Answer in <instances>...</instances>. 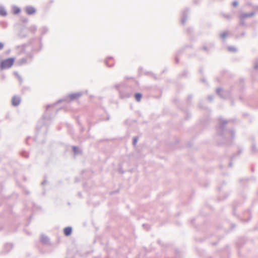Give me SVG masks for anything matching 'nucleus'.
<instances>
[{
	"instance_id": "obj_1",
	"label": "nucleus",
	"mask_w": 258,
	"mask_h": 258,
	"mask_svg": "<svg viewBox=\"0 0 258 258\" xmlns=\"http://www.w3.org/2000/svg\"><path fill=\"white\" fill-rule=\"evenodd\" d=\"M55 104L48 105L46 107V110L42 118L38 121L37 126V135L35 140L39 138L40 134L45 135L47 131V126L52 118L51 112Z\"/></svg>"
},
{
	"instance_id": "obj_2",
	"label": "nucleus",
	"mask_w": 258,
	"mask_h": 258,
	"mask_svg": "<svg viewBox=\"0 0 258 258\" xmlns=\"http://www.w3.org/2000/svg\"><path fill=\"white\" fill-rule=\"evenodd\" d=\"M42 44L41 42L38 49H37L30 43L23 45L21 53H24L26 56L18 59L16 64L18 66H23L30 63L33 59L34 53L40 51L42 49Z\"/></svg>"
},
{
	"instance_id": "obj_3",
	"label": "nucleus",
	"mask_w": 258,
	"mask_h": 258,
	"mask_svg": "<svg viewBox=\"0 0 258 258\" xmlns=\"http://www.w3.org/2000/svg\"><path fill=\"white\" fill-rule=\"evenodd\" d=\"M229 120L219 118V125L217 128V134L222 140L223 143L230 144L232 142L234 137V132L232 130H228L226 125Z\"/></svg>"
},
{
	"instance_id": "obj_4",
	"label": "nucleus",
	"mask_w": 258,
	"mask_h": 258,
	"mask_svg": "<svg viewBox=\"0 0 258 258\" xmlns=\"http://www.w3.org/2000/svg\"><path fill=\"white\" fill-rule=\"evenodd\" d=\"M83 95V93L81 92L70 94L68 96L62 99L59 100L57 103H59L62 101L69 102L70 101H73L76 100L81 97Z\"/></svg>"
},
{
	"instance_id": "obj_5",
	"label": "nucleus",
	"mask_w": 258,
	"mask_h": 258,
	"mask_svg": "<svg viewBox=\"0 0 258 258\" xmlns=\"http://www.w3.org/2000/svg\"><path fill=\"white\" fill-rule=\"evenodd\" d=\"M15 58L10 57L3 60L0 62V69L3 70L11 68L14 64Z\"/></svg>"
},
{
	"instance_id": "obj_6",
	"label": "nucleus",
	"mask_w": 258,
	"mask_h": 258,
	"mask_svg": "<svg viewBox=\"0 0 258 258\" xmlns=\"http://www.w3.org/2000/svg\"><path fill=\"white\" fill-rule=\"evenodd\" d=\"M122 86L121 84H117L115 86V88L119 91L120 97L122 99L127 98L131 96V92H124L120 90V87Z\"/></svg>"
},
{
	"instance_id": "obj_7",
	"label": "nucleus",
	"mask_w": 258,
	"mask_h": 258,
	"mask_svg": "<svg viewBox=\"0 0 258 258\" xmlns=\"http://www.w3.org/2000/svg\"><path fill=\"white\" fill-rule=\"evenodd\" d=\"M216 93L219 95L221 98L224 99L228 98L230 96V92L229 91L223 90L220 88L216 89Z\"/></svg>"
},
{
	"instance_id": "obj_8",
	"label": "nucleus",
	"mask_w": 258,
	"mask_h": 258,
	"mask_svg": "<svg viewBox=\"0 0 258 258\" xmlns=\"http://www.w3.org/2000/svg\"><path fill=\"white\" fill-rule=\"evenodd\" d=\"M29 29L28 28L22 26L20 29V32L18 34V36L20 38H24L28 36Z\"/></svg>"
},
{
	"instance_id": "obj_9",
	"label": "nucleus",
	"mask_w": 258,
	"mask_h": 258,
	"mask_svg": "<svg viewBox=\"0 0 258 258\" xmlns=\"http://www.w3.org/2000/svg\"><path fill=\"white\" fill-rule=\"evenodd\" d=\"M13 247V246L12 243H5L3 245V249L2 251V253L6 254L8 253Z\"/></svg>"
},
{
	"instance_id": "obj_10",
	"label": "nucleus",
	"mask_w": 258,
	"mask_h": 258,
	"mask_svg": "<svg viewBox=\"0 0 258 258\" xmlns=\"http://www.w3.org/2000/svg\"><path fill=\"white\" fill-rule=\"evenodd\" d=\"M25 12L28 15H32L36 13V10L34 7L29 6L25 8Z\"/></svg>"
},
{
	"instance_id": "obj_11",
	"label": "nucleus",
	"mask_w": 258,
	"mask_h": 258,
	"mask_svg": "<svg viewBox=\"0 0 258 258\" xmlns=\"http://www.w3.org/2000/svg\"><path fill=\"white\" fill-rule=\"evenodd\" d=\"M21 102V98L17 96H14L12 99V104L14 106H17L19 105Z\"/></svg>"
},
{
	"instance_id": "obj_12",
	"label": "nucleus",
	"mask_w": 258,
	"mask_h": 258,
	"mask_svg": "<svg viewBox=\"0 0 258 258\" xmlns=\"http://www.w3.org/2000/svg\"><path fill=\"white\" fill-rule=\"evenodd\" d=\"M188 12V10L185 9L184 11H183L182 13V18L181 23L182 25H184L185 23L186 22V21L187 20V13Z\"/></svg>"
},
{
	"instance_id": "obj_13",
	"label": "nucleus",
	"mask_w": 258,
	"mask_h": 258,
	"mask_svg": "<svg viewBox=\"0 0 258 258\" xmlns=\"http://www.w3.org/2000/svg\"><path fill=\"white\" fill-rule=\"evenodd\" d=\"M255 14V12L253 11L248 13L242 14L240 16V19H245L247 18H250L254 16Z\"/></svg>"
},
{
	"instance_id": "obj_14",
	"label": "nucleus",
	"mask_w": 258,
	"mask_h": 258,
	"mask_svg": "<svg viewBox=\"0 0 258 258\" xmlns=\"http://www.w3.org/2000/svg\"><path fill=\"white\" fill-rule=\"evenodd\" d=\"M76 251L79 252L80 253V254H81L82 255H85L89 254L92 251V250H86L85 248L84 249H83V250H82L80 251H78V250H73L72 251V252H75Z\"/></svg>"
},
{
	"instance_id": "obj_15",
	"label": "nucleus",
	"mask_w": 258,
	"mask_h": 258,
	"mask_svg": "<svg viewBox=\"0 0 258 258\" xmlns=\"http://www.w3.org/2000/svg\"><path fill=\"white\" fill-rule=\"evenodd\" d=\"M72 232V228L71 227H67L63 229V233L66 236H69Z\"/></svg>"
},
{
	"instance_id": "obj_16",
	"label": "nucleus",
	"mask_w": 258,
	"mask_h": 258,
	"mask_svg": "<svg viewBox=\"0 0 258 258\" xmlns=\"http://www.w3.org/2000/svg\"><path fill=\"white\" fill-rule=\"evenodd\" d=\"M7 12L4 6H0V16H6Z\"/></svg>"
},
{
	"instance_id": "obj_17",
	"label": "nucleus",
	"mask_w": 258,
	"mask_h": 258,
	"mask_svg": "<svg viewBox=\"0 0 258 258\" xmlns=\"http://www.w3.org/2000/svg\"><path fill=\"white\" fill-rule=\"evenodd\" d=\"M49 238L44 234H41L40 242H49Z\"/></svg>"
},
{
	"instance_id": "obj_18",
	"label": "nucleus",
	"mask_w": 258,
	"mask_h": 258,
	"mask_svg": "<svg viewBox=\"0 0 258 258\" xmlns=\"http://www.w3.org/2000/svg\"><path fill=\"white\" fill-rule=\"evenodd\" d=\"M21 12V9L17 7V6H14L13 7V14H15V15H17V14H18L19 13H20Z\"/></svg>"
},
{
	"instance_id": "obj_19",
	"label": "nucleus",
	"mask_w": 258,
	"mask_h": 258,
	"mask_svg": "<svg viewBox=\"0 0 258 258\" xmlns=\"http://www.w3.org/2000/svg\"><path fill=\"white\" fill-rule=\"evenodd\" d=\"M135 97L137 101H140L142 97V94L140 93H136L135 94Z\"/></svg>"
},
{
	"instance_id": "obj_20",
	"label": "nucleus",
	"mask_w": 258,
	"mask_h": 258,
	"mask_svg": "<svg viewBox=\"0 0 258 258\" xmlns=\"http://www.w3.org/2000/svg\"><path fill=\"white\" fill-rule=\"evenodd\" d=\"M48 30H49L48 28L47 27H46V26L42 27L41 28V34H42V35L45 34L46 33H47L48 32Z\"/></svg>"
},
{
	"instance_id": "obj_21",
	"label": "nucleus",
	"mask_w": 258,
	"mask_h": 258,
	"mask_svg": "<svg viewBox=\"0 0 258 258\" xmlns=\"http://www.w3.org/2000/svg\"><path fill=\"white\" fill-rule=\"evenodd\" d=\"M29 31H31L32 33H34L37 30V27L36 26H31L29 28H28Z\"/></svg>"
},
{
	"instance_id": "obj_22",
	"label": "nucleus",
	"mask_w": 258,
	"mask_h": 258,
	"mask_svg": "<svg viewBox=\"0 0 258 258\" xmlns=\"http://www.w3.org/2000/svg\"><path fill=\"white\" fill-rule=\"evenodd\" d=\"M228 50L229 51L235 52L237 51V48L233 46H230L228 47Z\"/></svg>"
},
{
	"instance_id": "obj_23",
	"label": "nucleus",
	"mask_w": 258,
	"mask_h": 258,
	"mask_svg": "<svg viewBox=\"0 0 258 258\" xmlns=\"http://www.w3.org/2000/svg\"><path fill=\"white\" fill-rule=\"evenodd\" d=\"M109 59H112V57H107L105 60V63L106 64V65L108 67H112L113 66V63H112V64H109L108 63V60Z\"/></svg>"
},
{
	"instance_id": "obj_24",
	"label": "nucleus",
	"mask_w": 258,
	"mask_h": 258,
	"mask_svg": "<svg viewBox=\"0 0 258 258\" xmlns=\"http://www.w3.org/2000/svg\"><path fill=\"white\" fill-rule=\"evenodd\" d=\"M73 151L75 154H78L80 152V150L78 147L76 146L72 147Z\"/></svg>"
},
{
	"instance_id": "obj_25",
	"label": "nucleus",
	"mask_w": 258,
	"mask_h": 258,
	"mask_svg": "<svg viewBox=\"0 0 258 258\" xmlns=\"http://www.w3.org/2000/svg\"><path fill=\"white\" fill-rule=\"evenodd\" d=\"M251 150L253 153H256L258 151V150L256 148V145L254 144L252 146Z\"/></svg>"
},
{
	"instance_id": "obj_26",
	"label": "nucleus",
	"mask_w": 258,
	"mask_h": 258,
	"mask_svg": "<svg viewBox=\"0 0 258 258\" xmlns=\"http://www.w3.org/2000/svg\"><path fill=\"white\" fill-rule=\"evenodd\" d=\"M227 34H228L227 32H224L221 34L220 37L222 39H225L227 37Z\"/></svg>"
},
{
	"instance_id": "obj_27",
	"label": "nucleus",
	"mask_w": 258,
	"mask_h": 258,
	"mask_svg": "<svg viewBox=\"0 0 258 258\" xmlns=\"http://www.w3.org/2000/svg\"><path fill=\"white\" fill-rule=\"evenodd\" d=\"M138 137H135L134 138H133V144L134 146H135L138 142Z\"/></svg>"
},
{
	"instance_id": "obj_28",
	"label": "nucleus",
	"mask_w": 258,
	"mask_h": 258,
	"mask_svg": "<svg viewBox=\"0 0 258 258\" xmlns=\"http://www.w3.org/2000/svg\"><path fill=\"white\" fill-rule=\"evenodd\" d=\"M21 155L24 157L27 158L28 157V154L26 152H22L21 153Z\"/></svg>"
},
{
	"instance_id": "obj_29",
	"label": "nucleus",
	"mask_w": 258,
	"mask_h": 258,
	"mask_svg": "<svg viewBox=\"0 0 258 258\" xmlns=\"http://www.w3.org/2000/svg\"><path fill=\"white\" fill-rule=\"evenodd\" d=\"M223 16L228 20L231 19V16L230 15H223Z\"/></svg>"
},
{
	"instance_id": "obj_30",
	"label": "nucleus",
	"mask_w": 258,
	"mask_h": 258,
	"mask_svg": "<svg viewBox=\"0 0 258 258\" xmlns=\"http://www.w3.org/2000/svg\"><path fill=\"white\" fill-rule=\"evenodd\" d=\"M238 5V3L237 1H234L232 3V5L233 7H237Z\"/></svg>"
},
{
	"instance_id": "obj_31",
	"label": "nucleus",
	"mask_w": 258,
	"mask_h": 258,
	"mask_svg": "<svg viewBox=\"0 0 258 258\" xmlns=\"http://www.w3.org/2000/svg\"><path fill=\"white\" fill-rule=\"evenodd\" d=\"M208 98L210 101H212L213 100V96L212 95H209Z\"/></svg>"
},
{
	"instance_id": "obj_32",
	"label": "nucleus",
	"mask_w": 258,
	"mask_h": 258,
	"mask_svg": "<svg viewBox=\"0 0 258 258\" xmlns=\"http://www.w3.org/2000/svg\"><path fill=\"white\" fill-rule=\"evenodd\" d=\"M4 47V44L0 42V50L3 49Z\"/></svg>"
},
{
	"instance_id": "obj_33",
	"label": "nucleus",
	"mask_w": 258,
	"mask_h": 258,
	"mask_svg": "<svg viewBox=\"0 0 258 258\" xmlns=\"http://www.w3.org/2000/svg\"><path fill=\"white\" fill-rule=\"evenodd\" d=\"M16 75L18 76V78L20 82H22V79L21 78V77L17 73H16Z\"/></svg>"
},
{
	"instance_id": "obj_34",
	"label": "nucleus",
	"mask_w": 258,
	"mask_h": 258,
	"mask_svg": "<svg viewBox=\"0 0 258 258\" xmlns=\"http://www.w3.org/2000/svg\"><path fill=\"white\" fill-rule=\"evenodd\" d=\"M254 68L255 70H258V63L257 62H255L254 63Z\"/></svg>"
},
{
	"instance_id": "obj_35",
	"label": "nucleus",
	"mask_w": 258,
	"mask_h": 258,
	"mask_svg": "<svg viewBox=\"0 0 258 258\" xmlns=\"http://www.w3.org/2000/svg\"><path fill=\"white\" fill-rule=\"evenodd\" d=\"M203 50H204V51H208L209 49L208 48V47L207 46H203Z\"/></svg>"
},
{
	"instance_id": "obj_36",
	"label": "nucleus",
	"mask_w": 258,
	"mask_h": 258,
	"mask_svg": "<svg viewBox=\"0 0 258 258\" xmlns=\"http://www.w3.org/2000/svg\"><path fill=\"white\" fill-rule=\"evenodd\" d=\"M243 19H240V25H244L245 24H244V22L243 21Z\"/></svg>"
},
{
	"instance_id": "obj_37",
	"label": "nucleus",
	"mask_w": 258,
	"mask_h": 258,
	"mask_svg": "<svg viewBox=\"0 0 258 258\" xmlns=\"http://www.w3.org/2000/svg\"><path fill=\"white\" fill-rule=\"evenodd\" d=\"M254 10L258 11V6H255L253 7Z\"/></svg>"
},
{
	"instance_id": "obj_38",
	"label": "nucleus",
	"mask_w": 258,
	"mask_h": 258,
	"mask_svg": "<svg viewBox=\"0 0 258 258\" xmlns=\"http://www.w3.org/2000/svg\"><path fill=\"white\" fill-rule=\"evenodd\" d=\"M46 182V181L44 180L42 182L41 184L44 185Z\"/></svg>"
},
{
	"instance_id": "obj_39",
	"label": "nucleus",
	"mask_w": 258,
	"mask_h": 258,
	"mask_svg": "<svg viewBox=\"0 0 258 258\" xmlns=\"http://www.w3.org/2000/svg\"><path fill=\"white\" fill-rule=\"evenodd\" d=\"M229 166L230 167H231L232 166V162H230L229 163Z\"/></svg>"
},
{
	"instance_id": "obj_40",
	"label": "nucleus",
	"mask_w": 258,
	"mask_h": 258,
	"mask_svg": "<svg viewBox=\"0 0 258 258\" xmlns=\"http://www.w3.org/2000/svg\"><path fill=\"white\" fill-rule=\"evenodd\" d=\"M191 97H192L191 96H189L188 97V100H189L191 98Z\"/></svg>"
},
{
	"instance_id": "obj_41",
	"label": "nucleus",
	"mask_w": 258,
	"mask_h": 258,
	"mask_svg": "<svg viewBox=\"0 0 258 258\" xmlns=\"http://www.w3.org/2000/svg\"><path fill=\"white\" fill-rule=\"evenodd\" d=\"M42 244H49L50 243H46V242H45V243H42Z\"/></svg>"
},
{
	"instance_id": "obj_42",
	"label": "nucleus",
	"mask_w": 258,
	"mask_h": 258,
	"mask_svg": "<svg viewBox=\"0 0 258 258\" xmlns=\"http://www.w3.org/2000/svg\"><path fill=\"white\" fill-rule=\"evenodd\" d=\"M235 227V225L234 224H232V228H234V227Z\"/></svg>"
},
{
	"instance_id": "obj_43",
	"label": "nucleus",
	"mask_w": 258,
	"mask_h": 258,
	"mask_svg": "<svg viewBox=\"0 0 258 258\" xmlns=\"http://www.w3.org/2000/svg\"><path fill=\"white\" fill-rule=\"evenodd\" d=\"M71 246H72V247H74L75 246V245H74V244H73V243H72V244H71Z\"/></svg>"
},
{
	"instance_id": "obj_44",
	"label": "nucleus",
	"mask_w": 258,
	"mask_h": 258,
	"mask_svg": "<svg viewBox=\"0 0 258 258\" xmlns=\"http://www.w3.org/2000/svg\"><path fill=\"white\" fill-rule=\"evenodd\" d=\"M148 226V225H145V224H143V226H144H144Z\"/></svg>"
},
{
	"instance_id": "obj_45",
	"label": "nucleus",
	"mask_w": 258,
	"mask_h": 258,
	"mask_svg": "<svg viewBox=\"0 0 258 258\" xmlns=\"http://www.w3.org/2000/svg\"><path fill=\"white\" fill-rule=\"evenodd\" d=\"M176 61L177 62L178 61V60L177 58H176Z\"/></svg>"
},
{
	"instance_id": "obj_46",
	"label": "nucleus",
	"mask_w": 258,
	"mask_h": 258,
	"mask_svg": "<svg viewBox=\"0 0 258 258\" xmlns=\"http://www.w3.org/2000/svg\"><path fill=\"white\" fill-rule=\"evenodd\" d=\"M57 111H58V110H56L55 111V113H56Z\"/></svg>"
},
{
	"instance_id": "obj_47",
	"label": "nucleus",
	"mask_w": 258,
	"mask_h": 258,
	"mask_svg": "<svg viewBox=\"0 0 258 258\" xmlns=\"http://www.w3.org/2000/svg\"><path fill=\"white\" fill-rule=\"evenodd\" d=\"M210 258H211V257H210Z\"/></svg>"
}]
</instances>
